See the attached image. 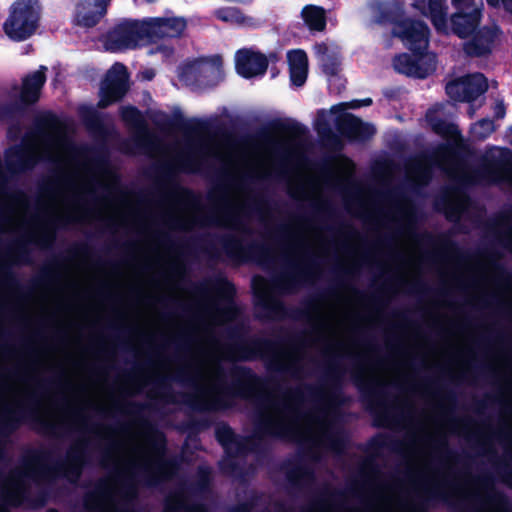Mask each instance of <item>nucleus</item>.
<instances>
[{
  "label": "nucleus",
  "instance_id": "1",
  "mask_svg": "<svg viewBox=\"0 0 512 512\" xmlns=\"http://www.w3.org/2000/svg\"><path fill=\"white\" fill-rule=\"evenodd\" d=\"M342 356L333 354L323 368L322 381L319 386L303 384L285 392V400L272 401L269 396L261 394L268 380L258 375L251 367L233 365L228 369L230 382H224L226 371L222 366L216 368V395L207 399V391L197 389V394L185 395L183 403L195 411H216L230 406L233 399H256L258 402L255 419V436L278 439H291L296 429L294 421L301 418L297 407L305 396L325 403L329 408H336L345 403L344 377L346 370L341 365Z\"/></svg>",
  "mask_w": 512,
  "mask_h": 512
},
{
  "label": "nucleus",
  "instance_id": "2",
  "mask_svg": "<svg viewBox=\"0 0 512 512\" xmlns=\"http://www.w3.org/2000/svg\"><path fill=\"white\" fill-rule=\"evenodd\" d=\"M87 446L86 440H79L68 448L65 459L54 466L48 465L52 451L44 448L28 449L21 458L22 469H15L10 473L13 489L6 494L8 503L18 506L27 497L25 479L38 482L60 476L70 483H77L89 463Z\"/></svg>",
  "mask_w": 512,
  "mask_h": 512
},
{
  "label": "nucleus",
  "instance_id": "3",
  "mask_svg": "<svg viewBox=\"0 0 512 512\" xmlns=\"http://www.w3.org/2000/svg\"><path fill=\"white\" fill-rule=\"evenodd\" d=\"M142 426L147 431L149 447L155 458L138 465L129 463L128 470L114 469V476L122 483L127 498H136V480L141 479L147 487H158L162 483L173 479L179 472L181 461L177 456L165 457L167 451V438L163 431L155 425L144 420Z\"/></svg>",
  "mask_w": 512,
  "mask_h": 512
},
{
  "label": "nucleus",
  "instance_id": "4",
  "mask_svg": "<svg viewBox=\"0 0 512 512\" xmlns=\"http://www.w3.org/2000/svg\"><path fill=\"white\" fill-rule=\"evenodd\" d=\"M229 337L234 340L226 349L229 360L242 362L265 360L267 361V369L270 371L287 374L293 378L301 377L302 367L296 361L284 364L277 354V349L280 345L304 346V333L281 329V333L273 340L258 336L244 337L236 330H232Z\"/></svg>",
  "mask_w": 512,
  "mask_h": 512
},
{
  "label": "nucleus",
  "instance_id": "5",
  "mask_svg": "<svg viewBox=\"0 0 512 512\" xmlns=\"http://www.w3.org/2000/svg\"><path fill=\"white\" fill-rule=\"evenodd\" d=\"M223 181L219 182L212 190L208 193V200L217 205L216 210L211 211L208 215L202 217L199 220V224L202 226H225L233 230L239 231L242 234L250 235L252 230L245 223L241 213L246 210L251 212H260L261 205L266 203L263 198H258L253 204L243 206L240 209H236L231 206L227 187L224 183L228 179L226 173L222 174Z\"/></svg>",
  "mask_w": 512,
  "mask_h": 512
},
{
  "label": "nucleus",
  "instance_id": "6",
  "mask_svg": "<svg viewBox=\"0 0 512 512\" xmlns=\"http://www.w3.org/2000/svg\"><path fill=\"white\" fill-rule=\"evenodd\" d=\"M41 11L38 0H15L2 26L5 35L14 42L29 39L40 26Z\"/></svg>",
  "mask_w": 512,
  "mask_h": 512
},
{
  "label": "nucleus",
  "instance_id": "7",
  "mask_svg": "<svg viewBox=\"0 0 512 512\" xmlns=\"http://www.w3.org/2000/svg\"><path fill=\"white\" fill-rule=\"evenodd\" d=\"M330 294V290L321 293L318 296L305 299L301 302V307L288 308L281 300L271 296L266 291L254 289V305L263 312L260 318L274 320L290 318L293 320H309L312 312L317 309L319 298Z\"/></svg>",
  "mask_w": 512,
  "mask_h": 512
},
{
  "label": "nucleus",
  "instance_id": "8",
  "mask_svg": "<svg viewBox=\"0 0 512 512\" xmlns=\"http://www.w3.org/2000/svg\"><path fill=\"white\" fill-rule=\"evenodd\" d=\"M79 222H81V218L76 216H64L48 220L45 227L37 237L25 236L15 240L7 256L9 259H12L15 264H31L32 258L31 249L29 248L30 243H34L42 249H50L56 241L57 228H65L69 224Z\"/></svg>",
  "mask_w": 512,
  "mask_h": 512
},
{
  "label": "nucleus",
  "instance_id": "9",
  "mask_svg": "<svg viewBox=\"0 0 512 512\" xmlns=\"http://www.w3.org/2000/svg\"><path fill=\"white\" fill-rule=\"evenodd\" d=\"M151 33L147 20L122 19L107 31L104 45L111 52L133 50L144 40L151 43Z\"/></svg>",
  "mask_w": 512,
  "mask_h": 512
},
{
  "label": "nucleus",
  "instance_id": "10",
  "mask_svg": "<svg viewBox=\"0 0 512 512\" xmlns=\"http://www.w3.org/2000/svg\"><path fill=\"white\" fill-rule=\"evenodd\" d=\"M198 166L199 161L191 155L178 156L174 164L164 163L157 166L155 168L157 175L170 188L167 197L181 204L192 206L198 204L199 198L196 193L190 188L181 186L175 178L178 171L192 173Z\"/></svg>",
  "mask_w": 512,
  "mask_h": 512
},
{
  "label": "nucleus",
  "instance_id": "11",
  "mask_svg": "<svg viewBox=\"0 0 512 512\" xmlns=\"http://www.w3.org/2000/svg\"><path fill=\"white\" fill-rule=\"evenodd\" d=\"M427 121L432 131L446 139L447 142L439 144L434 149L433 155L429 157L425 156V159L448 162L449 160L459 157L466 149V145L458 125L437 116H430L429 114H427Z\"/></svg>",
  "mask_w": 512,
  "mask_h": 512
},
{
  "label": "nucleus",
  "instance_id": "12",
  "mask_svg": "<svg viewBox=\"0 0 512 512\" xmlns=\"http://www.w3.org/2000/svg\"><path fill=\"white\" fill-rule=\"evenodd\" d=\"M191 291L198 296H207L209 293H214L217 299L213 307H216L217 311L225 317L230 318L236 312V287L223 275H218L204 282L192 283Z\"/></svg>",
  "mask_w": 512,
  "mask_h": 512
},
{
  "label": "nucleus",
  "instance_id": "13",
  "mask_svg": "<svg viewBox=\"0 0 512 512\" xmlns=\"http://www.w3.org/2000/svg\"><path fill=\"white\" fill-rule=\"evenodd\" d=\"M129 73L127 67L116 62L108 70L100 88V99L97 103L99 109H106L114 103L120 102L129 91Z\"/></svg>",
  "mask_w": 512,
  "mask_h": 512
},
{
  "label": "nucleus",
  "instance_id": "14",
  "mask_svg": "<svg viewBox=\"0 0 512 512\" xmlns=\"http://www.w3.org/2000/svg\"><path fill=\"white\" fill-rule=\"evenodd\" d=\"M352 380L358 388L362 401L367 404L370 411L386 407V392L384 384L379 381L370 380L366 377V370L359 357L355 358V364L351 372Z\"/></svg>",
  "mask_w": 512,
  "mask_h": 512
},
{
  "label": "nucleus",
  "instance_id": "15",
  "mask_svg": "<svg viewBox=\"0 0 512 512\" xmlns=\"http://www.w3.org/2000/svg\"><path fill=\"white\" fill-rule=\"evenodd\" d=\"M488 90L487 78L482 73L468 74L449 81L445 91L456 102L472 103Z\"/></svg>",
  "mask_w": 512,
  "mask_h": 512
},
{
  "label": "nucleus",
  "instance_id": "16",
  "mask_svg": "<svg viewBox=\"0 0 512 512\" xmlns=\"http://www.w3.org/2000/svg\"><path fill=\"white\" fill-rule=\"evenodd\" d=\"M394 35L406 42L414 56H424L428 48L430 30L421 20L404 18L399 27L394 29Z\"/></svg>",
  "mask_w": 512,
  "mask_h": 512
},
{
  "label": "nucleus",
  "instance_id": "17",
  "mask_svg": "<svg viewBox=\"0 0 512 512\" xmlns=\"http://www.w3.org/2000/svg\"><path fill=\"white\" fill-rule=\"evenodd\" d=\"M502 34L496 24L477 28L470 36L471 39L463 45V51L470 58H485L492 54L496 43Z\"/></svg>",
  "mask_w": 512,
  "mask_h": 512
},
{
  "label": "nucleus",
  "instance_id": "18",
  "mask_svg": "<svg viewBox=\"0 0 512 512\" xmlns=\"http://www.w3.org/2000/svg\"><path fill=\"white\" fill-rule=\"evenodd\" d=\"M219 241L226 256L238 263L255 258L260 259L268 254V249L264 245L256 242L244 245L243 239L234 234L222 235Z\"/></svg>",
  "mask_w": 512,
  "mask_h": 512
},
{
  "label": "nucleus",
  "instance_id": "19",
  "mask_svg": "<svg viewBox=\"0 0 512 512\" xmlns=\"http://www.w3.org/2000/svg\"><path fill=\"white\" fill-rule=\"evenodd\" d=\"M307 132L306 126L292 118H276L259 128L253 135L244 137L243 141L247 143H268L271 141V136L274 133L288 134L294 138H300L306 135Z\"/></svg>",
  "mask_w": 512,
  "mask_h": 512
},
{
  "label": "nucleus",
  "instance_id": "20",
  "mask_svg": "<svg viewBox=\"0 0 512 512\" xmlns=\"http://www.w3.org/2000/svg\"><path fill=\"white\" fill-rule=\"evenodd\" d=\"M335 128L341 136L350 142L364 143L369 141L376 133L373 124L364 122L348 112L336 116Z\"/></svg>",
  "mask_w": 512,
  "mask_h": 512
},
{
  "label": "nucleus",
  "instance_id": "21",
  "mask_svg": "<svg viewBox=\"0 0 512 512\" xmlns=\"http://www.w3.org/2000/svg\"><path fill=\"white\" fill-rule=\"evenodd\" d=\"M159 128L165 132H183L185 134L210 133L213 123L199 118L186 119L180 110L172 116L164 115V118L157 123Z\"/></svg>",
  "mask_w": 512,
  "mask_h": 512
},
{
  "label": "nucleus",
  "instance_id": "22",
  "mask_svg": "<svg viewBox=\"0 0 512 512\" xmlns=\"http://www.w3.org/2000/svg\"><path fill=\"white\" fill-rule=\"evenodd\" d=\"M268 65L269 59L259 51L242 48L235 54L236 72L245 79L264 75Z\"/></svg>",
  "mask_w": 512,
  "mask_h": 512
},
{
  "label": "nucleus",
  "instance_id": "23",
  "mask_svg": "<svg viewBox=\"0 0 512 512\" xmlns=\"http://www.w3.org/2000/svg\"><path fill=\"white\" fill-rule=\"evenodd\" d=\"M281 469L285 473L288 489L291 492H301L316 480L314 469L301 460L284 462Z\"/></svg>",
  "mask_w": 512,
  "mask_h": 512
},
{
  "label": "nucleus",
  "instance_id": "24",
  "mask_svg": "<svg viewBox=\"0 0 512 512\" xmlns=\"http://www.w3.org/2000/svg\"><path fill=\"white\" fill-rule=\"evenodd\" d=\"M200 379V373L198 369L194 367H182L177 370L173 378L162 376L155 380V390L157 395L168 403H176L173 395L171 381H177L183 385L197 386V382Z\"/></svg>",
  "mask_w": 512,
  "mask_h": 512
},
{
  "label": "nucleus",
  "instance_id": "25",
  "mask_svg": "<svg viewBox=\"0 0 512 512\" xmlns=\"http://www.w3.org/2000/svg\"><path fill=\"white\" fill-rule=\"evenodd\" d=\"M148 27L151 30V43H157L164 38L180 37L187 27V22L184 18L171 17V18H149Z\"/></svg>",
  "mask_w": 512,
  "mask_h": 512
},
{
  "label": "nucleus",
  "instance_id": "26",
  "mask_svg": "<svg viewBox=\"0 0 512 512\" xmlns=\"http://www.w3.org/2000/svg\"><path fill=\"white\" fill-rule=\"evenodd\" d=\"M481 18L482 10L480 8L455 12L450 18L451 31L459 38L465 39L479 28Z\"/></svg>",
  "mask_w": 512,
  "mask_h": 512
},
{
  "label": "nucleus",
  "instance_id": "27",
  "mask_svg": "<svg viewBox=\"0 0 512 512\" xmlns=\"http://www.w3.org/2000/svg\"><path fill=\"white\" fill-rule=\"evenodd\" d=\"M478 482L484 491V497L472 495V499L476 502L483 501L499 509L501 512H512V507L508 496L495 488L494 479L491 475L485 474L478 478Z\"/></svg>",
  "mask_w": 512,
  "mask_h": 512
},
{
  "label": "nucleus",
  "instance_id": "28",
  "mask_svg": "<svg viewBox=\"0 0 512 512\" xmlns=\"http://www.w3.org/2000/svg\"><path fill=\"white\" fill-rule=\"evenodd\" d=\"M47 67L41 65L38 70L22 79L20 100L25 105H34L40 99L41 90L46 83Z\"/></svg>",
  "mask_w": 512,
  "mask_h": 512
},
{
  "label": "nucleus",
  "instance_id": "29",
  "mask_svg": "<svg viewBox=\"0 0 512 512\" xmlns=\"http://www.w3.org/2000/svg\"><path fill=\"white\" fill-rule=\"evenodd\" d=\"M5 161L10 172L19 173L33 169L38 158L30 148L14 146L6 151Z\"/></svg>",
  "mask_w": 512,
  "mask_h": 512
},
{
  "label": "nucleus",
  "instance_id": "30",
  "mask_svg": "<svg viewBox=\"0 0 512 512\" xmlns=\"http://www.w3.org/2000/svg\"><path fill=\"white\" fill-rule=\"evenodd\" d=\"M418 240L425 245H437L439 247V251L427 253L423 257V261L429 264L437 263L439 260H442L445 255H456L459 253L457 243L446 237H439L436 239L432 234L425 232L418 236Z\"/></svg>",
  "mask_w": 512,
  "mask_h": 512
},
{
  "label": "nucleus",
  "instance_id": "31",
  "mask_svg": "<svg viewBox=\"0 0 512 512\" xmlns=\"http://www.w3.org/2000/svg\"><path fill=\"white\" fill-rule=\"evenodd\" d=\"M291 84L301 87L308 76V56L302 49L291 50L287 53Z\"/></svg>",
  "mask_w": 512,
  "mask_h": 512
},
{
  "label": "nucleus",
  "instance_id": "32",
  "mask_svg": "<svg viewBox=\"0 0 512 512\" xmlns=\"http://www.w3.org/2000/svg\"><path fill=\"white\" fill-rule=\"evenodd\" d=\"M422 56H412L402 53L395 56L393 60L394 68L397 72L407 76H413L419 79L426 78L434 69L422 67L420 58Z\"/></svg>",
  "mask_w": 512,
  "mask_h": 512
},
{
  "label": "nucleus",
  "instance_id": "33",
  "mask_svg": "<svg viewBox=\"0 0 512 512\" xmlns=\"http://www.w3.org/2000/svg\"><path fill=\"white\" fill-rule=\"evenodd\" d=\"M120 117L126 125L143 130V135L135 139V145L139 148L148 147L150 144V136L147 132L141 111L133 105L122 106L120 107Z\"/></svg>",
  "mask_w": 512,
  "mask_h": 512
},
{
  "label": "nucleus",
  "instance_id": "34",
  "mask_svg": "<svg viewBox=\"0 0 512 512\" xmlns=\"http://www.w3.org/2000/svg\"><path fill=\"white\" fill-rule=\"evenodd\" d=\"M313 49L319 60L322 72L327 76L337 75L341 65L340 53L331 50L324 42L316 43Z\"/></svg>",
  "mask_w": 512,
  "mask_h": 512
},
{
  "label": "nucleus",
  "instance_id": "35",
  "mask_svg": "<svg viewBox=\"0 0 512 512\" xmlns=\"http://www.w3.org/2000/svg\"><path fill=\"white\" fill-rule=\"evenodd\" d=\"M428 14L422 10V14L429 16L432 25L438 33L448 34V18L446 0H428Z\"/></svg>",
  "mask_w": 512,
  "mask_h": 512
},
{
  "label": "nucleus",
  "instance_id": "36",
  "mask_svg": "<svg viewBox=\"0 0 512 512\" xmlns=\"http://www.w3.org/2000/svg\"><path fill=\"white\" fill-rule=\"evenodd\" d=\"M301 17L310 31L322 32L326 29V11L321 6L306 5L302 8Z\"/></svg>",
  "mask_w": 512,
  "mask_h": 512
},
{
  "label": "nucleus",
  "instance_id": "37",
  "mask_svg": "<svg viewBox=\"0 0 512 512\" xmlns=\"http://www.w3.org/2000/svg\"><path fill=\"white\" fill-rule=\"evenodd\" d=\"M424 496L417 495L416 501L410 506L411 512H428L430 502L443 501L449 503L450 495L443 492L438 486L433 488L424 487Z\"/></svg>",
  "mask_w": 512,
  "mask_h": 512
},
{
  "label": "nucleus",
  "instance_id": "38",
  "mask_svg": "<svg viewBox=\"0 0 512 512\" xmlns=\"http://www.w3.org/2000/svg\"><path fill=\"white\" fill-rule=\"evenodd\" d=\"M216 60L219 62L218 64H204L199 66L198 73L195 78V81L198 83L199 86L212 88L217 86L221 81V59L219 56H217Z\"/></svg>",
  "mask_w": 512,
  "mask_h": 512
},
{
  "label": "nucleus",
  "instance_id": "39",
  "mask_svg": "<svg viewBox=\"0 0 512 512\" xmlns=\"http://www.w3.org/2000/svg\"><path fill=\"white\" fill-rule=\"evenodd\" d=\"M95 10L85 12L78 11L76 15L77 23L85 28L95 27L107 13L108 2L106 0H96Z\"/></svg>",
  "mask_w": 512,
  "mask_h": 512
},
{
  "label": "nucleus",
  "instance_id": "40",
  "mask_svg": "<svg viewBox=\"0 0 512 512\" xmlns=\"http://www.w3.org/2000/svg\"><path fill=\"white\" fill-rule=\"evenodd\" d=\"M375 17L378 24H393L397 29L404 20V11L396 5L379 3Z\"/></svg>",
  "mask_w": 512,
  "mask_h": 512
},
{
  "label": "nucleus",
  "instance_id": "41",
  "mask_svg": "<svg viewBox=\"0 0 512 512\" xmlns=\"http://www.w3.org/2000/svg\"><path fill=\"white\" fill-rule=\"evenodd\" d=\"M485 173L494 180H501L503 176L512 174V151L505 150L500 160H493L485 169Z\"/></svg>",
  "mask_w": 512,
  "mask_h": 512
},
{
  "label": "nucleus",
  "instance_id": "42",
  "mask_svg": "<svg viewBox=\"0 0 512 512\" xmlns=\"http://www.w3.org/2000/svg\"><path fill=\"white\" fill-rule=\"evenodd\" d=\"M323 444L335 453H341L346 449L347 437L342 428L332 429L329 427L323 434Z\"/></svg>",
  "mask_w": 512,
  "mask_h": 512
},
{
  "label": "nucleus",
  "instance_id": "43",
  "mask_svg": "<svg viewBox=\"0 0 512 512\" xmlns=\"http://www.w3.org/2000/svg\"><path fill=\"white\" fill-rule=\"evenodd\" d=\"M211 483L212 477L210 469L200 466L197 471V479L187 485L186 489L191 494L205 493L210 490Z\"/></svg>",
  "mask_w": 512,
  "mask_h": 512
},
{
  "label": "nucleus",
  "instance_id": "44",
  "mask_svg": "<svg viewBox=\"0 0 512 512\" xmlns=\"http://www.w3.org/2000/svg\"><path fill=\"white\" fill-rule=\"evenodd\" d=\"M250 444V438L236 434L235 439L231 441L227 447H225L224 452L226 456L230 458L245 456L252 450Z\"/></svg>",
  "mask_w": 512,
  "mask_h": 512
},
{
  "label": "nucleus",
  "instance_id": "45",
  "mask_svg": "<svg viewBox=\"0 0 512 512\" xmlns=\"http://www.w3.org/2000/svg\"><path fill=\"white\" fill-rule=\"evenodd\" d=\"M0 283L8 288L17 289L21 293L29 292V288L24 291L20 285L18 278L11 269V263L6 260L0 262Z\"/></svg>",
  "mask_w": 512,
  "mask_h": 512
},
{
  "label": "nucleus",
  "instance_id": "46",
  "mask_svg": "<svg viewBox=\"0 0 512 512\" xmlns=\"http://www.w3.org/2000/svg\"><path fill=\"white\" fill-rule=\"evenodd\" d=\"M293 272L285 274L279 281L280 287L287 293L293 292L300 280L308 275V271L293 265Z\"/></svg>",
  "mask_w": 512,
  "mask_h": 512
},
{
  "label": "nucleus",
  "instance_id": "47",
  "mask_svg": "<svg viewBox=\"0 0 512 512\" xmlns=\"http://www.w3.org/2000/svg\"><path fill=\"white\" fill-rule=\"evenodd\" d=\"M369 446L376 454H378L379 451L384 448L397 450L400 446V442L391 435L377 434L370 439Z\"/></svg>",
  "mask_w": 512,
  "mask_h": 512
},
{
  "label": "nucleus",
  "instance_id": "48",
  "mask_svg": "<svg viewBox=\"0 0 512 512\" xmlns=\"http://www.w3.org/2000/svg\"><path fill=\"white\" fill-rule=\"evenodd\" d=\"M59 265L60 263L58 259L53 260L32 280V285L34 287H42L54 281L57 278L55 270Z\"/></svg>",
  "mask_w": 512,
  "mask_h": 512
},
{
  "label": "nucleus",
  "instance_id": "49",
  "mask_svg": "<svg viewBox=\"0 0 512 512\" xmlns=\"http://www.w3.org/2000/svg\"><path fill=\"white\" fill-rule=\"evenodd\" d=\"M495 131L492 119L483 118L477 121L471 128L472 137L476 140H485Z\"/></svg>",
  "mask_w": 512,
  "mask_h": 512
},
{
  "label": "nucleus",
  "instance_id": "50",
  "mask_svg": "<svg viewBox=\"0 0 512 512\" xmlns=\"http://www.w3.org/2000/svg\"><path fill=\"white\" fill-rule=\"evenodd\" d=\"M213 16L225 23L238 22L242 17V12L237 7H221L213 11Z\"/></svg>",
  "mask_w": 512,
  "mask_h": 512
},
{
  "label": "nucleus",
  "instance_id": "51",
  "mask_svg": "<svg viewBox=\"0 0 512 512\" xmlns=\"http://www.w3.org/2000/svg\"><path fill=\"white\" fill-rule=\"evenodd\" d=\"M235 435V431L228 424H222L215 429V438L223 450L235 439Z\"/></svg>",
  "mask_w": 512,
  "mask_h": 512
},
{
  "label": "nucleus",
  "instance_id": "52",
  "mask_svg": "<svg viewBox=\"0 0 512 512\" xmlns=\"http://www.w3.org/2000/svg\"><path fill=\"white\" fill-rule=\"evenodd\" d=\"M60 124L59 118L51 111L36 118V125L44 129H55Z\"/></svg>",
  "mask_w": 512,
  "mask_h": 512
},
{
  "label": "nucleus",
  "instance_id": "53",
  "mask_svg": "<svg viewBox=\"0 0 512 512\" xmlns=\"http://www.w3.org/2000/svg\"><path fill=\"white\" fill-rule=\"evenodd\" d=\"M258 500H259L258 495L253 494L250 496L249 499L232 505L228 509V512H251L254 509V507L257 505Z\"/></svg>",
  "mask_w": 512,
  "mask_h": 512
},
{
  "label": "nucleus",
  "instance_id": "54",
  "mask_svg": "<svg viewBox=\"0 0 512 512\" xmlns=\"http://www.w3.org/2000/svg\"><path fill=\"white\" fill-rule=\"evenodd\" d=\"M115 408L122 413L131 416H140L142 411L146 408V405L139 402H127L125 405L120 406L118 403L115 404Z\"/></svg>",
  "mask_w": 512,
  "mask_h": 512
},
{
  "label": "nucleus",
  "instance_id": "55",
  "mask_svg": "<svg viewBox=\"0 0 512 512\" xmlns=\"http://www.w3.org/2000/svg\"><path fill=\"white\" fill-rule=\"evenodd\" d=\"M321 112V117H318L315 123V129L321 137L328 136L332 140L337 141L336 135L332 132L329 123L324 118V111Z\"/></svg>",
  "mask_w": 512,
  "mask_h": 512
},
{
  "label": "nucleus",
  "instance_id": "56",
  "mask_svg": "<svg viewBox=\"0 0 512 512\" xmlns=\"http://www.w3.org/2000/svg\"><path fill=\"white\" fill-rule=\"evenodd\" d=\"M26 105L20 101L11 102L1 107V113L6 117H14L24 111Z\"/></svg>",
  "mask_w": 512,
  "mask_h": 512
},
{
  "label": "nucleus",
  "instance_id": "57",
  "mask_svg": "<svg viewBox=\"0 0 512 512\" xmlns=\"http://www.w3.org/2000/svg\"><path fill=\"white\" fill-rule=\"evenodd\" d=\"M118 448V444L112 442L109 446L104 449L101 453L100 465L103 468H109L112 463H114L113 451Z\"/></svg>",
  "mask_w": 512,
  "mask_h": 512
},
{
  "label": "nucleus",
  "instance_id": "58",
  "mask_svg": "<svg viewBox=\"0 0 512 512\" xmlns=\"http://www.w3.org/2000/svg\"><path fill=\"white\" fill-rule=\"evenodd\" d=\"M431 442L436 451L444 454L448 458L456 457L455 452L449 448L446 438L432 439Z\"/></svg>",
  "mask_w": 512,
  "mask_h": 512
},
{
  "label": "nucleus",
  "instance_id": "59",
  "mask_svg": "<svg viewBox=\"0 0 512 512\" xmlns=\"http://www.w3.org/2000/svg\"><path fill=\"white\" fill-rule=\"evenodd\" d=\"M414 171L417 178L423 183H428L432 177V171L429 167L423 165L419 161H416L413 165Z\"/></svg>",
  "mask_w": 512,
  "mask_h": 512
},
{
  "label": "nucleus",
  "instance_id": "60",
  "mask_svg": "<svg viewBox=\"0 0 512 512\" xmlns=\"http://www.w3.org/2000/svg\"><path fill=\"white\" fill-rule=\"evenodd\" d=\"M108 493V486L104 480H100L95 485V491L86 497L85 502L88 506L90 501H94L97 497L105 496Z\"/></svg>",
  "mask_w": 512,
  "mask_h": 512
},
{
  "label": "nucleus",
  "instance_id": "61",
  "mask_svg": "<svg viewBox=\"0 0 512 512\" xmlns=\"http://www.w3.org/2000/svg\"><path fill=\"white\" fill-rule=\"evenodd\" d=\"M273 236L277 241L280 242L294 240L293 234L290 232L288 226L286 225H280L276 227L273 232Z\"/></svg>",
  "mask_w": 512,
  "mask_h": 512
},
{
  "label": "nucleus",
  "instance_id": "62",
  "mask_svg": "<svg viewBox=\"0 0 512 512\" xmlns=\"http://www.w3.org/2000/svg\"><path fill=\"white\" fill-rule=\"evenodd\" d=\"M220 469L222 472L226 474H234L236 471L239 470V465L235 461V458H230L226 456V458L222 459L219 463Z\"/></svg>",
  "mask_w": 512,
  "mask_h": 512
},
{
  "label": "nucleus",
  "instance_id": "63",
  "mask_svg": "<svg viewBox=\"0 0 512 512\" xmlns=\"http://www.w3.org/2000/svg\"><path fill=\"white\" fill-rule=\"evenodd\" d=\"M182 509L185 512H210L209 508L206 504L197 502L190 505L183 504L182 502H178L177 507L174 509Z\"/></svg>",
  "mask_w": 512,
  "mask_h": 512
},
{
  "label": "nucleus",
  "instance_id": "64",
  "mask_svg": "<svg viewBox=\"0 0 512 512\" xmlns=\"http://www.w3.org/2000/svg\"><path fill=\"white\" fill-rule=\"evenodd\" d=\"M473 1L474 0H451L453 7L457 10L456 12L468 11L475 8Z\"/></svg>",
  "mask_w": 512,
  "mask_h": 512
}]
</instances>
